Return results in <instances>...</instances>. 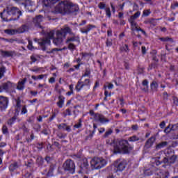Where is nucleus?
Listing matches in <instances>:
<instances>
[{
	"instance_id": "1",
	"label": "nucleus",
	"mask_w": 178,
	"mask_h": 178,
	"mask_svg": "<svg viewBox=\"0 0 178 178\" xmlns=\"http://www.w3.org/2000/svg\"><path fill=\"white\" fill-rule=\"evenodd\" d=\"M42 34L44 38L38 39L37 42L40 47H41L42 51H47L46 45H51V40H53V44H54V45L58 46L61 45L67 34L70 35H74L72 28L67 25L64 26L63 28L57 30L56 32L54 30H51L47 33L42 31Z\"/></svg>"
},
{
	"instance_id": "2",
	"label": "nucleus",
	"mask_w": 178,
	"mask_h": 178,
	"mask_svg": "<svg viewBox=\"0 0 178 178\" xmlns=\"http://www.w3.org/2000/svg\"><path fill=\"white\" fill-rule=\"evenodd\" d=\"M165 157L163 161H159L161 157H156L154 159V162H153L152 166H159L162 165V168L165 169V172H169L170 169H172V165L176 163V161H177V155L175 154V150L172 148H168L164 151Z\"/></svg>"
},
{
	"instance_id": "3",
	"label": "nucleus",
	"mask_w": 178,
	"mask_h": 178,
	"mask_svg": "<svg viewBox=\"0 0 178 178\" xmlns=\"http://www.w3.org/2000/svg\"><path fill=\"white\" fill-rule=\"evenodd\" d=\"M106 143L107 145L113 147L114 154H129L134 149V145H130L126 139H121L118 141V144L116 140L112 139H108Z\"/></svg>"
},
{
	"instance_id": "4",
	"label": "nucleus",
	"mask_w": 178,
	"mask_h": 178,
	"mask_svg": "<svg viewBox=\"0 0 178 178\" xmlns=\"http://www.w3.org/2000/svg\"><path fill=\"white\" fill-rule=\"evenodd\" d=\"M22 16V11L17 7L8 6L0 13L3 22H15L19 20Z\"/></svg>"
},
{
	"instance_id": "5",
	"label": "nucleus",
	"mask_w": 178,
	"mask_h": 178,
	"mask_svg": "<svg viewBox=\"0 0 178 178\" xmlns=\"http://www.w3.org/2000/svg\"><path fill=\"white\" fill-rule=\"evenodd\" d=\"M79 10V6L69 1L60 2L54 8L55 13H61L63 15H65V13L68 15L70 13H77Z\"/></svg>"
},
{
	"instance_id": "6",
	"label": "nucleus",
	"mask_w": 178,
	"mask_h": 178,
	"mask_svg": "<svg viewBox=\"0 0 178 178\" xmlns=\"http://www.w3.org/2000/svg\"><path fill=\"white\" fill-rule=\"evenodd\" d=\"M145 176H152L154 175V178H168L170 176L169 171H164L159 168H149L144 171Z\"/></svg>"
},
{
	"instance_id": "7",
	"label": "nucleus",
	"mask_w": 178,
	"mask_h": 178,
	"mask_svg": "<svg viewBox=\"0 0 178 178\" xmlns=\"http://www.w3.org/2000/svg\"><path fill=\"white\" fill-rule=\"evenodd\" d=\"M90 163L92 169H102L106 165V160L101 157H93Z\"/></svg>"
},
{
	"instance_id": "8",
	"label": "nucleus",
	"mask_w": 178,
	"mask_h": 178,
	"mask_svg": "<svg viewBox=\"0 0 178 178\" xmlns=\"http://www.w3.org/2000/svg\"><path fill=\"white\" fill-rule=\"evenodd\" d=\"M90 88H91V80L90 79H86L84 81H78L75 86L76 92H80L81 90L88 91Z\"/></svg>"
},
{
	"instance_id": "9",
	"label": "nucleus",
	"mask_w": 178,
	"mask_h": 178,
	"mask_svg": "<svg viewBox=\"0 0 178 178\" xmlns=\"http://www.w3.org/2000/svg\"><path fill=\"white\" fill-rule=\"evenodd\" d=\"M113 173H118V172H122L126 169L127 166V161L123 159H119L114 163Z\"/></svg>"
},
{
	"instance_id": "10",
	"label": "nucleus",
	"mask_w": 178,
	"mask_h": 178,
	"mask_svg": "<svg viewBox=\"0 0 178 178\" xmlns=\"http://www.w3.org/2000/svg\"><path fill=\"white\" fill-rule=\"evenodd\" d=\"M63 168L65 172H67L71 175H74V173H76V164L72 159L66 160L63 163Z\"/></svg>"
},
{
	"instance_id": "11",
	"label": "nucleus",
	"mask_w": 178,
	"mask_h": 178,
	"mask_svg": "<svg viewBox=\"0 0 178 178\" xmlns=\"http://www.w3.org/2000/svg\"><path fill=\"white\" fill-rule=\"evenodd\" d=\"M15 86L14 83H12L10 81L3 83L0 85V94L2 92H10V90Z\"/></svg>"
},
{
	"instance_id": "12",
	"label": "nucleus",
	"mask_w": 178,
	"mask_h": 178,
	"mask_svg": "<svg viewBox=\"0 0 178 178\" xmlns=\"http://www.w3.org/2000/svg\"><path fill=\"white\" fill-rule=\"evenodd\" d=\"M9 105V97L5 96H0V111L4 112L8 108Z\"/></svg>"
},
{
	"instance_id": "13",
	"label": "nucleus",
	"mask_w": 178,
	"mask_h": 178,
	"mask_svg": "<svg viewBox=\"0 0 178 178\" xmlns=\"http://www.w3.org/2000/svg\"><path fill=\"white\" fill-rule=\"evenodd\" d=\"M93 29H97V26L89 24L86 25L85 27L81 28L80 32L81 33V34H86V35H88V33L92 31Z\"/></svg>"
},
{
	"instance_id": "14",
	"label": "nucleus",
	"mask_w": 178,
	"mask_h": 178,
	"mask_svg": "<svg viewBox=\"0 0 178 178\" xmlns=\"http://www.w3.org/2000/svg\"><path fill=\"white\" fill-rule=\"evenodd\" d=\"M79 166L81 170H87L90 168V164L88 163V159L87 158L82 159L79 162Z\"/></svg>"
},
{
	"instance_id": "15",
	"label": "nucleus",
	"mask_w": 178,
	"mask_h": 178,
	"mask_svg": "<svg viewBox=\"0 0 178 178\" xmlns=\"http://www.w3.org/2000/svg\"><path fill=\"white\" fill-rule=\"evenodd\" d=\"M95 122H99L100 123H109V120L105 118V116L96 113V115L93 117Z\"/></svg>"
},
{
	"instance_id": "16",
	"label": "nucleus",
	"mask_w": 178,
	"mask_h": 178,
	"mask_svg": "<svg viewBox=\"0 0 178 178\" xmlns=\"http://www.w3.org/2000/svg\"><path fill=\"white\" fill-rule=\"evenodd\" d=\"M44 20V17L41 15H37L34 19H33V23L35 26V27H38V29H44L42 26H41V23Z\"/></svg>"
},
{
	"instance_id": "17",
	"label": "nucleus",
	"mask_w": 178,
	"mask_h": 178,
	"mask_svg": "<svg viewBox=\"0 0 178 178\" xmlns=\"http://www.w3.org/2000/svg\"><path fill=\"white\" fill-rule=\"evenodd\" d=\"M1 56L3 58H13V56H16V51H1Z\"/></svg>"
},
{
	"instance_id": "18",
	"label": "nucleus",
	"mask_w": 178,
	"mask_h": 178,
	"mask_svg": "<svg viewBox=\"0 0 178 178\" xmlns=\"http://www.w3.org/2000/svg\"><path fill=\"white\" fill-rule=\"evenodd\" d=\"M155 141H156V137L155 136H151L145 143V148H151Z\"/></svg>"
},
{
	"instance_id": "19",
	"label": "nucleus",
	"mask_w": 178,
	"mask_h": 178,
	"mask_svg": "<svg viewBox=\"0 0 178 178\" xmlns=\"http://www.w3.org/2000/svg\"><path fill=\"white\" fill-rule=\"evenodd\" d=\"M26 82L27 78H24L22 81H19L17 86V90H18V91H23L26 87Z\"/></svg>"
},
{
	"instance_id": "20",
	"label": "nucleus",
	"mask_w": 178,
	"mask_h": 178,
	"mask_svg": "<svg viewBox=\"0 0 178 178\" xmlns=\"http://www.w3.org/2000/svg\"><path fill=\"white\" fill-rule=\"evenodd\" d=\"M30 29V27L27 24H23L19 28L16 29V31L17 34H23L24 33H27L29 30Z\"/></svg>"
},
{
	"instance_id": "21",
	"label": "nucleus",
	"mask_w": 178,
	"mask_h": 178,
	"mask_svg": "<svg viewBox=\"0 0 178 178\" xmlns=\"http://www.w3.org/2000/svg\"><path fill=\"white\" fill-rule=\"evenodd\" d=\"M60 0H43L42 5L44 8H50L52 5H55L57 2H59Z\"/></svg>"
},
{
	"instance_id": "22",
	"label": "nucleus",
	"mask_w": 178,
	"mask_h": 178,
	"mask_svg": "<svg viewBox=\"0 0 178 178\" xmlns=\"http://www.w3.org/2000/svg\"><path fill=\"white\" fill-rule=\"evenodd\" d=\"M74 35H73L72 37L70 38H67L66 41H65V44H69L70 42H80V36L76 35L74 34V33H73Z\"/></svg>"
},
{
	"instance_id": "23",
	"label": "nucleus",
	"mask_w": 178,
	"mask_h": 178,
	"mask_svg": "<svg viewBox=\"0 0 178 178\" xmlns=\"http://www.w3.org/2000/svg\"><path fill=\"white\" fill-rule=\"evenodd\" d=\"M58 101L56 102V105L60 109H62L65 105V99H66V98L63 95H58Z\"/></svg>"
},
{
	"instance_id": "24",
	"label": "nucleus",
	"mask_w": 178,
	"mask_h": 178,
	"mask_svg": "<svg viewBox=\"0 0 178 178\" xmlns=\"http://www.w3.org/2000/svg\"><path fill=\"white\" fill-rule=\"evenodd\" d=\"M57 127L58 130H65L67 133H70V131H72V128L66 123L60 124L57 125Z\"/></svg>"
},
{
	"instance_id": "25",
	"label": "nucleus",
	"mask_w": 178,
	"mask_h": 178,
	"mask_svg": "<svg viewBox=\"0 0 178 178\" xmlns=\"http://www.w3.org/2000/svg\"><path fill=\"white\" fill-rule=\"evenodd\" d=\"M48 77L47 74H40V75H32L31 79L34 80V81H37L38 80H44V79H47Z\"/></svg>"
},
{
	"instance_id": "26",
	"label": "nucleus",
	"mask_w": 178,
	"mask_h": 178,
	"mask_svg": "<svg viewBox=\"0 0 178 178\" xmlns=\"http://www.w3.org/2000/svg\"><path fill=\"white\" fill-rule=\"evenodd\" d=\"M155 20H159V19L149 18L144 21V24H151L153 27H155L156 26V22Z\"/></svg>"
},
{
	"instance_id": "27",
	"label": "nucleus",
	"mask_w": 178,
	"mask_h": 178,
	"mask_svg": "<svg viewBox=\"0 0 178 178\" xmlns=\"http://www.w3.org/2000/svg\"><path fill=\"white\" fill-rule=\"evenodd\" d=\"M149 82L148 80L144 79L142 82V86H143L144 88H141L142 91L144 92H148L149 86H148Z\"/></svg>"
},
{
	"instance_id": "28",
	"label": "nucleus",
	"mask_w": 178,
	"mask_h": 178,
	"mask_svg": "<svg viewBox=\"0 0 178 178\" xmlns=\"http://www.w3.org/2000/svg\"><path fill=\"white\" fill-rule=\"evenodd\" d=\"M168 145V142L163 141L159 144H157L155 147L156 151H159V149H162V148H165Z\"/></svg>"
},
{
	"instance_id": "29",
	"label": "nucleus",
	"mask_w": 178,
	"mask_h": 178,
	"mask_svg": "<svg viewBox=\"0 0 178 178\" xmlns=\"http://www.w3.org/2000/svg\"><path fill=\"white\" fill-rule=\"evenodd\" d=\"M19 168V163L17 162H14L11 163L9 166L10 172H15L16 169Z\"/></svg>"
},
{
	"instance_id": "30",
	"label": "nucleus",
	"mask_w": 178,
	"mask_h": 178,
	"mask_svg": "<svg viewBox=\"0 0 178 178\" xmlns=\"http://www.w3.org/2000/svg\"><path fill=\"white\" fill-rule=\"evenodd\" d=\"M158 87H159V85L158 84V82H156V81H153L150 83V88L152 91H156V90H158Z\"/></svg>"
},
{
	"instance_id": "31",
	"label": "nucleus",
	"mask_w": 178,
	"mask_h": 178,
	"mask_svg": "<svg viewBox=\"0 0 178 178\" xmlns=\"http://www.w3.org/2000/svg\"><path fill=\"white\" fill-rule=\"evenodd\" d=\"M38 58H40V56L38 54H32L30 57V59L31 60V65H33V63H35V62L38 60Z\"/></svg>"
},
{
	"instance_id": "32",
	"label": "nucleus",
	"mask_w": 178,
	"mask_h": 178,
	"mask_svg": "<svg viewBox=\"0 0 178 178\" xmlns=\"http://www.w3.org/2000/svg\"><path fill=\"white\" fill-rule=\"evenodd\" d=\"M136 19H131V18H129L128 19V22L130 23L131 24V29L132 30V31H134L136 27H137V22H136L135 21ZM135 27V29H134Z\"/></svg>"
},
{
	"instance_id": "33",
	"label": "nucleus",
	"mask_w": 178,
	"mask_h": 178,
	"mask_svg": "<svg viewBox=\"0 0 178 178\" xmlns=\"http://www.w3.org/2000/svg\"><path fill=\"white\" fill-rule=\"evenodd\" d=\"M120 52H126L127 54H129L130 52V49L129 48V45L125 44L124 46H122L120 47Z\"/></svg>"
},
{
	"instance_id": "34",
	"label": "nucleus",
	"mask_w": 178,
	"mask_h": 178,
	"mask_svg": "<svg viewBox=\"0 0 178 178\" xmlns=\"http://www.w3.org/2000/svg\"><path fill=\"white\" fill-rule=\"evenodd\" d=\"M127 141L130 143H136V141H140V138L136 135L130 136Z\"/></svg>"
},
{
	"instance_id": "35",
	"label": "nucleus",
	"mask_w": 178,
	"mask_h": 178,
	"mask_svg": "<svg viewBox=\"0 0 178 178\" xmlns=\"http://www.w3.org/2000/svg\"><path fill=\"white\" fill-rule=\"evenodd\" d=\"M16 119L15 117H12L11 118L7 120V124L10 127H12L15 123H16Z\"/></svg>"
},
{
	"instance_id": "36",
	"label": "nucleus",
	"mask_w": 178,
	"mask_h": 178,
	"mask_svg": "<svg viewBox=\"0 0 178 178\" xmlns=\"http://www.w3.org/2000/svg\"><path fill=\"white\" fill-rule=\"evenodd\" d=\"M159 40L160 41H162V42H175V40H173V38H169V37H165V38H159Z\"/></svg>"
},
{
	"instance_id": "37",
	"label": "nucleus",
	"mask_w": 178,
	"mask_h": 178,
	"mask_svg": "<svg viewBox=\"0 0 178 178\" xmlns=\"http://www.w3.org/2000/svg\"><path fill=\"white\" fill-rule=\"evenodd\" d=\"M65 49H67L66 47H64L62 49L54 48L50 51H47V54H54V52H59L60 51H65Z\"/></svg>"
},
{
	"instance_id": "38",
	"label": "nucleus",
	"mask_w": 178,
	"mask_h": 178,
	"mask_svg": "<svg viewBox=\"0 0 178 178\" xmlns=\"http://www.w3.org/2000/svg\"><path fill=\"white\" fill-rule=\"evenodd\" d=\"M5 33L8 34V35H15V34H17L16 29H6Z\"/></svg>"
},
{
	"instance_id": "39",
	"label": "nucleus",
	"mask_w": 178,
	"mask_h": 178,
	"mask_svg": "<svg viewBox=\"0 0 178 178\" xmlns=\"http://www.w3.org/2000/svg\"><path fill=\"white\" fill-rule=\"evenodd\" d=\"M104 10L106 13V17H108V19H111V17H112V11H111V8L106 7Z\"/></svg>"
},
{
	"instance_id": "40",
	"label": "nucleus",
	"mask_w": 178,
	"mask_h": 178,
	"mask_svg": "<svg viewBox=\"0 0 178 178\" xmlns=\"http://www.w3.org/2000/svg\"><path fill=\"white\" fill-rule=\"evenodd\" d=\"M112 133H113V130L112 129H109L108 131L105 132V134L103 135V138H108L109 136L112 135Z\"/></svg>"
},
{
	"instance_id": "41",
	"label": "nucleus",
	"mask_w": 178,
	"mask_h": 178,
	"mask_svg": "<svg viewBox=\"0 0 178 178\" xmlns=\"http://www.w3.org/2000/svg\"><path fill=\"white\" fill-rule=\"evenodd\" d=\"M63 115L64 118L66 116H72V110L70 108H67L63 113Z\"/></svg>"
},
{
	"instance_id": "42",
	"label": "nucleus",
	"mask_w": 178,
	"mask_h": 178,
	"mask_svg": "<svg viewBox=\"0 0 178 178\" xmlns=\"http://www.w3.org/2000/svg\"><path fill=\"white\" fill-rule=\"evenodd\" d=\"M140 15H141V12L137 11L134 15H131L129 19L136 20V19H138L140 17Z\"/></svg>"
},
{
	"instance_id": "43",
	"label": "nucleus",
	"mask_w": 178,
	"mask_h": 178,
	"mask_svg": "<svg viewBox=\"0 0 178 178\" xmlns=\"http://www.w3.org/2000/svg\"><path fill=\"white\" fill-rule=\"evenodd\" d=\"M5 73H6V67H0V79L5 76Z\"/></svg>"
},
{
	"instance_id": "44",
	"label": "nucleus",
	"mask_w": 178,
	"mask_h": 178,
	"mask_svg": "<svg viewBox=\"0 0 178 178\" xmlns=\"http://www.w3.org/2000/svg\"><path fill=\"white\" fill-rule=\"evenodd\" d=\"M91 75V70L90 69L86 68L84 74L82 75V77H90Z\"/></svg>"
},
{
	"instance_id": "45",
	"label": "nucleus",
	"mask_w": 178,
	"mask_h": 178,
	"mask_svg": "<svg viewBox=\"0 0 178 178\" xmlns=\"http://www.w3.org/2000/svg\"><path fill=\"white\" fill-rule=\"evenodd\" d=\"M1 131L3 134H9V129H8V127L6 125H3L1 128Z\"/></svg>"
},
{
	"instance_id": "46",
	"label": "nucleus",
	"mask_w": 178,
	"mask_h": 178,
	"mask_svg": "<svg viewBox=\"0 0 178 178\" xmlns=\"http://www.w3.org/2000/svg\"><path fill=\"white\" fill-rule=\"evenodd\" d=\"M98 8L101 10H105V9H106V4L104 2H100L98 4Z\"/></svg>"
},
{
	"instance_id": "47",
	"label": "nucleus",
	"mask_w": 178,
	"mask_h": 178,
	"mask_svg": "<svg viewBox=\"0 0 178 178\" xmlns=\"http://www.w3.org/2000/svg\"><path fill=\"white\" fill-rule=\"evenodd\" d=\"M27 48L30 51H34V49H37L36 47H34V46H33V42H31V41H29V44L27 46Z\"/></svg>"
},
{
	"instance_id": "48",
	"label": "nucleus",
	"mask_w": 178,
	"mask_h": 178,
	"mask_svg": "<svg viewBox=\"0 0 178 178\" xmlns=\"http://www.w3.org/2000/svg\"><path fill=\"white\" fill-rule=\"evenodd\" d=\"M81 123H83V120H82L81 118H80V119L79 120V123L74 124V127L75 129H80V127H81V126H83V124H81Z\"/></svg>"
},
{
	"instance_id": "49",
	"label": "nucleus",
	"mask_w": 178,
	"mask_h": 178,
	"mask_svg": "<svg viewBox=\"0 0 178 178\" xmlns=\"http://www.w3.org/2000/svg\"><path fill=\"white\" fill-rule=\"evenodd\" d=\"M151 14V9L144 10L143 12V16L147 17Z\"/></svg>"
},
{
	"instance_id": "50",
	"label": "nucleus",
	"mask_w": 178,
	"mask_h": 178,
	"mask_svg": "<svg viewBox=\"0 0 178 178\" xmlns=\"http://www.w3.org/2000/svg\"><path fill=\"white\" fill-rule=\"evenodd\" d=\"M172 130L173 131V129H172V127H170V124L165 127V129H164V133H165V134H169V133H170L172 131Z\"/></svg>"
},
{
	"instance_id": "51",
	"label": "nucleus",
	"mask_w": 178,
	"mask_h": 178,
	"mask_svg": "<svg viewBox=\"0 0 178 178\" xmlns=\"http://www.w3.org/2000/svg\"><path fill=\"white\" fill-rule=\"evenodd\" d=\"M27 112H28L27 106L26 105L23 106L21 111V115H26Z\"/></svg>"
},
{
	"instance_id": "52",
	"label": "nucleus",
	"mask_w": 178,
	"mask_h": 178,
	"mask_svg": "<svg viewBox=\"0 0 178 178\" xmlns=\"http://www.w3.org/2000/svg\"><path fill=\"white\" fill-rule=\"evenodd\" d=\"M172 102L175 106H178V97L176 96H172Z\"/></svg>"
},
{
	"instance_id": "53",
	"label": "nucleus",
	"mask_w": 178,
	"mask_h": 178,
	"mask_svg": "<svg viewBox=\"0 0 178 178\" xmlns=\"http://www.w3.org/2000/svg\"><path fill=\"white\" fill-rule=\"evenodd\" d=\"M57 137H58V138H66V137H67V134H65V133H59L57 134Z\"/></svg>"
},
{
	"instance_id": "54",
	"label": "nucleus",
	"mask_w": 178,
	"mask_h": 178,
	"mask_svg": "<svg viewBox=\"0 0 178 178\" xmlns=\"http://www.w3.org/2000/svg\"><path fill=\"white\" fill-rule=\"evenodd\" d=\"M67 48L70 50V51H74V49H76V46L73 43H70L68 44Z\"/></svg>"
},
{
	"instance_id": "55",
	"label": "nucleus",
	"mask_w": 178,
	"mask_h": 178,
	"mask_svg": "<svg viewBox=\"0 0 178 178\" xmlns=\"http://www.w3.org/2000/svg\"><path fill=\"white\" fill-rule=\"evenodd\" d=\"M176 8H178V2L177 1L175 2L174 3H172L170 6V8L172 10H176Z\"/></svg>"
},
{
	"instance_id": "56",
	"label": "nucleus",
	"mask_w": 178,
	"mask_h": 178,
	"mask_svg": "<svg viewBox=\"0 0 178 178\" xmlns=\"http://www.w3.org/2000/svg\"><path fill=\"white\" fill-rule=\"evenodd\" d=\"M58 113L53 112L51 116L49 118V122H52L56 118Z\"/></svg>"
},
{
	"instance_id": "57",
	"label": "nucleus",
	"mask_w": 178,
	"mask_h": 178,
	"mask_svg": "<svg viewBox=\"0 0 178 178\" xmlns=\"http://www.w3.org/2000/svg\"><path fill=\"white\" fill-rule=\"evenodd\" d=\"M106 45L107 47H112V45H113V43H112V40L107 39L106 41Z\"/></svg>"
},
{
	"instance_id": "58",
	"label": "nucleus",
	"mask_w": 178,
	"mask_h": 178,
	"mask_svg": "<svg viewBox=\"0 0 178 178\" xmlns=\"http://www.w3.org/2000/svg\"><path fill=\"white\" fill-rule=\"evenodd\" d=\"M149 67L151 70L156 69V67H158V63H152L149 65Z\"/></svg>"
},
{
	"instance_id": "59",
	"label": "nucleus",
	"mask_w": 178,
	"mask_h": 178,
	"mask_svg": "<svg viewBox=\"0 0 178 178\" xmlns=\"http://www.w3.org/2000/svg\"><path fill=\"white\" fill-rule=\"evenodd\" d=\"M99 81H96L95 83V86H93V91H95V90H97V88H99Z\"/></svg>"
},
{
	"instance_id": "60",
	"label": "nucleus",
	"mask_w": 178,
	"mask_h": 178,
	"mask_svg": "<svg viewBox=\"0 0 178 178\" xmlns=\"http://www.w3.org/2000/svg\"><path fill=\"white\" fill-rule=\"evenodd\" d=\"M104 90H106V88H108V90H112L113 88V83H108V86H104Z\"/></svg>"
},
{
	"instance_id": "61",
	"label": "nucleus",
	"mask_w": 178,
	"mask_h": 178,
	"mask_svg": "<svg viewBox=\"0 0 178 178\" xmlns=\"http://www.w3.org/2000/svg\"><path fill=\"white\" fill-rule=\"evenodd\" d=\"M19 113H20V111H19V109L18 108L15 109L14 113V116L13 118L17 119V116H19Z\"/></svg>"
},
{
	"instance_id": "62",
	"label": "nucleus",
	"mask_w": 178,
	"mask_h": 178,
	"mask_svg": "<svg viewBox=\"0 0 178 178\" xmlns=\"http://www.w3.org/2000/svg\"><path fill=\"white\" fill-rule=\"evenodd\" d=\"M110 6H111V12H113V13H116V8L113 5V3L111 2Z\"/></svg>"
},
{
	"instance_id": "63",
	"label": "nucleus",
	"mask_w": 178,
	"mask_h": 178,
	"mask_svg": "<svg viewBox=\"0 0 178 178\" xmlns=\"http://www.w3.org/2000/svg\"><path fill=\"white\" fill-rule=\"evenodd\" d=\"M34 140V134L32 133L30 136V138L26 139L27 143H31Z\"/></svg>"
},
{
	"instance_id": "64",
	"label": "nucleus",
	"mask_w": 178,
	"mask_h": 178,
	"mask_svg": "<svg viewBox=\"0 0 178 178\" xmlns=\"http://www.w3.org/2000/svg\"><path fill=\"white\" fill-rule=\"evenodd\" d=\"M171 129H172V131H176V130L178 129V123L172 125Z\"/></svg>"
}]
</instances>
